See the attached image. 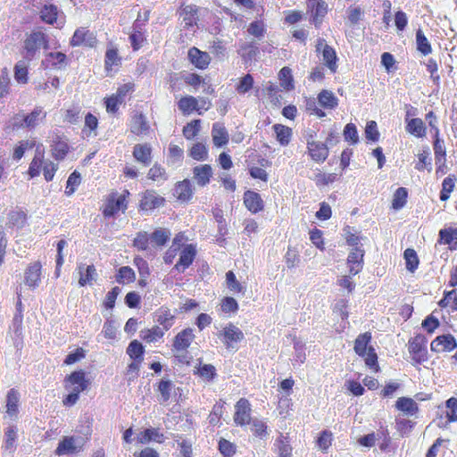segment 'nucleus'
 Masks as SVG:
<instances>
[{"mask_svg": "<svg viewBox=\"0 0 457 457\" xmlns=\"http://www.w3.org/2000/svg\"><path fill=\"white\" fill-rule=\"evenodd\" d=\"M332 137V133L327 138L325 143L316 141L307 146V153L311 159L318 163L324 162L328 156V143Z\"/></svg>", "mask_w": 457, "mask_h": 457, "instance_id": "8", "label": "nucleus"}, {"mask_svg": "<svg viewBox=\"0 0 457 457\" xmlns=\"http://www.w3.org/2000/svg\"><path fill=\"white\" fill-rule=\"evenodd\" d=\"M196 255L195 247L193 245H187L179 253V259L174 269L179 272H184L194 262Z\"/></svg>", "mask_w": 457, "mask_h": 457, "instance_id": "14", "label": "nucleus"}, {"mask_svg": "<svg viewBox=\"0 0 457 457\" xmlns=\"http://www.w3.org/2000/svg\"><path fill=\"white\" fill-rule=\"evenodd\" d=\"M274 451L278 457H292L293 448L290 445L289 438L280 434L274 443Z\"/></svg>", "mask_w": 457, "mask_h": 457, "instance_id": "27", "label": "nucleus"}, {"mask_svg": "<svg viewBox=\"0 0 457 457\" xmlns=\"http://www.w3.org/2000/svg\"><path fill=\"white\" fill-rule=\"evenodd\" d=\"M78 273L79 275V285L85 287L86 285H92L96 280L97 272L95 265H86L80 263L78 265Z\"/></svg>", "mask_w": 457, "mask_h": 457, "instance_id": "18", "label": "nucleus"}, {"mask_svg": "<svg viewBox=\"0 0 457 457\" xmlns=\"http://www.w3.org/2000/svg\"><path fill=\"white\" fill-rule=\"evenodd\" d=\"M165 330L158 325L140 332V337L147 343H154L163 337Z\"/></svg>", "mask_w": 457, "mask_h": 457, "instance_id": "35", "label": "nucleus"}, {"mask_svg": "<svg viewBox=\"0 0 457 457\" xmlns=\"http://www.w3.org/2000/svg\"><path fill=\"white\" fill-rule=\"evenodd\" d=\"M133 33L129 36V41L133 49L138 50L142 46V43L145 39L138 19L133 24Z\"/></svg>", "mask_w": 457, "mask_h": 457, "instance_id": "42", "label": "nucleus"}, {"mask_svg": "<svg viewBox=\"0 0 457 457\" xmlns=\"http://www.w3.org/2000/svg\"><path fill=\"white\" fill-rule=\"evenodd\" d=\"M317 51L322 48V57L328 68L332 71H337V54L336 51L329 46H328L323 38H319L317 42Z\"/></svg>", "mask_w": 457, "mask_h": 457, "instance_id": "13", "label": "nucleus"}, {"mask_svg": "<svg viewBox=\"0 0 457 457\" xmlns=\"http://www.w3.org/2000/svg\"><path fill=\"white\" fill-rule=\"evenodd\" d=\"M24 54L23 57L26 61L29 62L36 58L41 48H48L47 36L40 31H32L24 40Z\"/></svg>", "mask_w": 457, "mask_h": 457, "instance_id": "2", "label": "nucleus"}, {"mask_svg": "<svg viewBox=\"0 0 457 457\" xmlns=\"http://www.w3.org/2000/svg\"><path fill=\"white\" fill-rule=\"evenodd\" d=\"M370 341L371 334L370 332L359 335L354 342V351L359 356L365 359V363L368 367L378 371V356L375 349L370 345Z\"/></svg>", "mask_w": 457, "mask_h": 457, "instance_id": "1", "label": "nucleus"}, {"mask_svg": "<svg viewBox=\"0 0 457 457\" xmlns=\"http://www.w3.org/2000/svg\"><path fill=\"white\" fill-rule=\"evenodd\" d=\"M67 56L62 52L49 53L46 55L45 61L42 62L44 64L46 62H50L51 65L57 69H62L66 65Z\"/></svg>", "mask_w": 457, "mask_h": 457, "instance_id": "43", "label": "nucleus"}, {"mask_svg": "<svg viewBox=\"0 0 457 457\" xmlns=\"http://www.w3.org/2000/svg\"><path fill=\"white\" fill-rule=\"evenodd\" d=\"M438 135L439 129L438 128H436V136L433 144L435 160L436 164L444 166L445 162L446 150L444 140L440 139Z\"/></svg>", "mask_w": 457, "mask_h": 457, "instance_id": "30", "label": "nucleus"}, {"mask_svg": "<svg viewBox=\"0 0 457 457\" xmlns=\"http://www.w3.org/2000/svg\"><path fill=\"white\" fill-rule=\"evenodd\" d=\"M175 195L180 201H188L193 195V187L189 180L179 182L175 187Z\"/></svg>", "mask_w": 457, "mask_h": 457, "instance_id": "37", "label": "nucleus"}, {"mask_svg": "<svg viewBox=\"0 0 457 457\" xmlns=\"http://www.w3.org/2000/svg\"><path fill=\"white\" fill-rule=\"evenodd\" d=\"M68 150L67 143L58 140L52 145V155L55 160H62L65 158Z\"/></svg>", "mask_w": 457, "mask_h": 457, "instance_id": "57", "label": "nucleus"}, {"mask_svg": "<svg viewBox=\"0 0 457 457\" xmlns=\"http://www.w3.org/2000/svg\"><path fill=\"white\" fill-rule=\"evenodd\" d=\"M200 129H201V120H194L188 122L183 128V136L187 140H191L198 135Z\"/></svg>", "mask_w": 457, "mask_h": 457, "instance_id": "51", "label": "nucleus"}, {"mask_svg": "<svg viewBox=\"0 0 457 457\" xmlns=\"http://www.w3.org/2000/svg\"><path fill=\"white\" fill-rule=\"evenodd\" d=\"M153 315L154 321L158 323V326L165 331H168L175 323V315L171 313V311L166 306L160 307Z\"/></svg>", "mask_w": 457, "mask_h": 457, "instance_id": "12", "label": "nucleus"}, {"mask_svg": "<svg viewBox=\"0 0 457 457\" xmlns=\"http://www.w3.org/2000/svg\"><path fill=\"white\" fill-rule=\"evenodd\" d=\"M273 129L276 133L277 140L283 146L287 145L293 135L292 129L282 124H275Z\"/></svg>", "mask_w": 457, "mask_h": 457, "instance_id": "36", "label": "nucleus"}, {"mask_svg": "<svg viewBox=\"0 0 457 457\" xmlns=\"http://www.w3.org/2000/svg\"><path fill=\"white\" fill-rule=\"evenodd\" d=\"M197 11V6L194 4L184 5L181 7L179 15L183 18L186 28H190L196 25Z\"/></svg>", "mask_w": 457, "mask_h": 457, "instance_id": "28", "label": "nucleus"}, {"mask_svg": "<svg viewBox=\"0 0 457 457\" xmlns=\"http://www.w3.org/2000/svg\"><path fill=\"white\" fill-rule=\"evenodd\" d=\"M409 353L415 363L427 361V339L423 335H417L409 341Z\"/></svg>", "mask_w": 457, "mask_h": 457, "instance_id": "4", "label": "nucleus"}, {"mask_svg": "<svg viewBox=\"0 0 457 457\" xmlns=\"http://www.w3.org/2000/svg\"><path fill=\"white\" fill-rule=\"evenodd\" d=\"M126 199L125 195H111L105 204V207L103 211V214L104 217H112L119 211L126 209Z\"/></svg>", "mask_w": 457, "mask_h": 457, "instance_id": "16", "label": "nucleus"}, {"mask_svg": "<svg viewBox=\"0 0 457 457\" xmlns=\"http://www.w3.org/2000/svg\"><path fill=\"white\" fill-rule=\"evenodd\" d=\"M250 423L252 424L251 430L254 436L259 437L267 436V426L262 420L253 419L250 421Z\"/></svg>", "mask_w": 457, "mask_h": 457, "instance_id": "61", "label": "nucleus"}, {"mask_svg": "<svg viewBox=\"0 0 457 457\" xmlns=\"http://www.w3.org/2000/svg\"><path fill=\"white\" fill-rule=\"evenodd\" d=\"M57 15L58 9L54 4L45 5L40 12L42 21L48 24H54L57 20Z\"/></svg>", "mask_w": 457, "mask_h": 457, "instance_id": "46", "label": "nucleus"}, {"mask_svg": "<svg viewBox=\"0 0 457 457\" xmlns=\"http://www.w3.org/2000/svg\"><path fill=\"white\" fill-rule=\"evenodd\" d=\"M14 79L17 82L25 84L28 81V64L26 61H19L14 67Z\"/></svg>", "mask_w": 457, "mask_h": 457, "instance_id": "49", "label": "nucleus"}, {"mask_svg": "<svg viewBox=\"0 0 457 457\" xmlns=\"http://www.w3.org/2000/svg\"><path fill=\"white\" fill-rule=\"evenodd\" d=\"M67 389L78 390L79 393L85 391L88 386V381L86 378V373L83 370H76L71 372L66 378Z\"/></svg>", "mask_w": 457, "mask_h": 457, "instance_id": "11", "label": "nucleus"}, {"mask_svg": "<svg viewBox=\"0 0 457 457\" xmlns=\"http://www.w3.org/2000/svg\"><path fill=\"white\" fill-rule=\"evenodd\" d=\"M144 352L143 345L137 340L131 341L127 348V353L134 361H142Z\"/></svg>", "mask_w": 457, "mask_h": 457, "instance_id": "44", "label": "nucleus"}, {"mask_svg": "<svg viewBox=\"0 0 457 457\" xmlns=\"http://www.w3.org/2000/svg\"><path fill=\"white\" fill-rule=\"evenodd\" d=\"M129 129L131 133L139 136L147 134L150 126L144 114L135 113L131 118Z\"/></svg>", "mask_w": 457, "mask_h": 457, "instance_id": "20", "label": "nucleus"}, {"mask_svg": "<svg viewBox=\"0 0 457 457\" xmlns=\"http://www.w3.org/2000/svg\"><path fill=\"white\" fill-rule=\"evenodd\" d=\"M81 183V176L78 171H73L68 178L66 183L65 194L70 196L74 194L77 187Z\"/></svg>", "mask_w": 457, "mask_h": 457, "instance_id": "54", "label": "nucleus"}, {"mask_svg": "<svg viewBox=\"0 0 457 457\" xmlns=\"http://www.w3.org/2000/svg\"><path fill=\"white\" fill-rule=\"evenodd\" d=\"M218 337L222 341L226 348L237 349V344L244 340L245 336L239 328L233 323H228L218 333Z\"/></svg>", "mask_w": 457, "mask_h": 457, "instance_id": "3", "label": "nucleus"}, {"mask_svg": "<svg viewBox=\"0 0 457 457\" xmlns=\"http://www.w3.org/2000/svg\"><path fill=\"white\" fill-rule=\"evenodd\" d=\"M244 204L252 212L256 213L263 209V202L258 193L246 191L244 195Z\"/></svg>", "mask_w": 457, "mask_h": 457, "instance_id": "24", "label": "nucleus"}, {"mask_svg": "<svg viewBox=\"0 0 457 457\" xmlns=\"http://www.w3.org/2000/svg\"><path fill=\"white\" fill-rule=\"evenodd\" d=\"M318 101L326 109H335L338 105V99L334 93L325 89L319 94Z\"/></svg>", "mask_w": 457, "mask_h": 457, "instance_id": "38", "label": "nucleus"}, {"mask_svg": "<svg viewBox=\"0 0 457 457\" xmlns=\"http://www.w3.org/2000/svg\"><path fill=\"white\" fill-rule=\"evenodd\" d=\"M133 157L144 166L152 162V147L149 144H137L133 149Z\"/></svg>", "mask_w": 457, "mask_h": 457, "instance_id": "21", "label": "nucleus"}, {"mask_svg": "<svg viewBox=\"0 0 457 457\" xmlns=\"http://www.w3.org/2000/svg\"><path fill=\"white\" fill-rule=\"evenodd\" d=\"M395 408L407 416H413L419 410L417 403L409 397L398 398Z\"/></svg>", "mask_w": 457, "mask_h": 457, "instance_id": "29", "label": "nucleus"}, {"mask_svg": "<svg viewBox=\"0 0 457 457\" xmlns=\"http://www.w3.org/2000/svg\"><path fill=\"white\" fill-rule=\"evenodd\" d=\"M190 62L199 69H205L210 63V56L207 53L202 52L196 47L188 50Z\"/></svg>", "mask_w": 457, "mask_h": 457, "instance_id": "25", "label": "nucleus"}, {"mask_svg": "<svg viewBox=\"0 0 457 457\" xmlns=\"http://www.w3.org/2000/svg\"><path fill=\"white\" fill-rule=\"evenodd\" d=\"M364 251L361 247H354L347 257V265L352 276L358 274L363 267Z\"/></svg>", "mask_w": 457, "mask_h": 457, "instance_id": "15", "label": "nucleus"}, {"mask_svg": "<svg viewBox=\"0 0 457 457\" xmlns=\"http://www.w3.org/2000/svg\"><path fill=\"white\" fill-rule=\"evenodd\" d=\"M137 441L140 444H148L151 441L161 443L163 440V435L156 428H146L137 435Z\"/></svg>", "mask_w": 457, "mask_h": 457, "instance_id": "34", "label": "nucleus"}, {"mask_svg": "<svg viewBox=\"0 0 457 457\" xmlns=\"http://www.w3.org/2000/svg\"><path fill=\"white\" fill-rule=\"evenodd\" d=\"M253 78L251 74H246L242 77L236 87V90L238 94L244 95L250 91L253 87Z\"/></svg>", "mask_w": 457, "mask_h": 457, "instance_id": "59", "label": "nucleus"}, {"mask_svg": "<svg viewBox=\"0 0 457 457\" xmlns=\"http://www.w3.org/2000/svg\"><path fill=\"white\" fill-rule=\"evenodd\" d=\"M17 437V428L14 426H10L5 431V440L4 446L6 450L13 451L14 443Z\"/></svg>", "mask_w": 457, "mask_h": 457, "instance_id": "60", "label": "nucleus"}, {"mask_svg": "<svg viewBox=\"0 0 457 457\" xmlns=\"http://www.w3.org/2000/svg\"><path fill=\"white\" fill-rule=\"evenodd\" d=\"M406 131L416 137H423L426 136V126L424 121L420 118L406 119Z\"/></svg>", "mask_w": 457, "mask_h": 457, "instance_id": "31", "label": "nucleus"}, {"mask_svg": "<svg viewBox=\"0 0 457 457\" xmlns=\"http://www.w3.org/2000/svg\"><path fill=\"white\" fill-rule=\"evenodd\" d=\"M234 421L240 426L249 424L251 421V404L245 398H241L235 406Z\"/></svg>", "mask_w": 457, "mask_h": 457, "instance_id": "10", "label": "nucleus"}, {"mask_svg": "<svg viewBox=\"0 0 457 457\" xmlns=\"http://www.w3.org/2000/svg\"><path fill=\"white\" fill-rule=\"evenodd\" d=\"M285 262L288 269H293L299 265L300 255L295 247L289 246L287 248V251L285 254Z\"/></svg>", "mask_w": 457, "mask_h": 457, "instance_id": "55", "label": "nucleus"}, {"mask_svg": "<svg viewBox=\"0 0 457 457\" xmlns=\"http://www.w3.org/2000/svg\"><path fill=\"white\" fill-rule=\"evenodd\" d=\"M189 155L195 161H206L208 159V150L204 144H194L189 151Z\"/></svg>", "mask_w": 457, "mask_h": 457, "instance_id": "47", "label": "nucleus"}, {"mask_svg": "<svg viewBox=\"0 0 457 457\" xmlns=\"http://www.w3.org/2000/svg\"><path fill=\"white\" fill-rule=\"evenodd\" d=\"M237 53L245 62H252L258 53V47L253 41L244 42L240 44Z\"/></svg>", "mask_w": 457, "mask_h": 457, "instance_id": "33", "label": "nucleus"}, {"mask_svg": "<svg viewBox=\"0 0 457 457\" xmlns=\"http://www.w3.org/2000/svg\"><path fill=\"white\" fill-rule=\"evenodd\" d=\"M446 408H447V418L450 421L457 420V399L450 398L446 401Z\"/></svg>", "mask_w": 457, "mask_h": 457, "instance_id": "64", "label": "nucleus"}, {"mask_svg": "<svg viewBox=\"0 0 457 457\" xmlns=\"http://www.w3.org/2000/svg\"><path fill=\"white\" fill-rule=\"evenodd\" d=\"M41 264L40 262H34L31 264L25 272V283L29 287H37L40 281L41 276Z\"/></svg>", "mask_w": 457, "mask_h": 457, "instance_id": "26", "label": "nucleus"}, {"mask_svg": "<svg viewBox=\"0 0 457 457\" xmlns=\"http://www.w3.org/2000/svg\"><path fill=\"white\" fill-rule=\"evenodd\" d=\"M195 339V334L192 328H187L178 333L172 344V351L174 353H185Z\"/></svg>", "mask_w": 457, "mask_h": 457, "instance_id": "7", "label": "nucleus"}, {"mask_svg": "<svg viewBox=\"0 0 457 457\" xmlns=\"http://www.w3.org/2000/svg\"><path fill=\"white\" fill-rule=\"evenodd\" d=\"M247 31L250 35L261 38L263 37L265 32L264 24L261 21H254L250 23Z\"/></svg>", "mask_w": 457, "mask_h": 457, "instance_id": "63", "label": "nucleus"}, {"mask_svg": "<svg viewBox=\"0 0 457 457\" xmlns=\"http://www.w3.org/2000/svg\"><path fill=\"white\" fill-rule=\"evenodd\" d=\"M295 353L292 359L294 366L303 364L306 360L305 345L299 339H294Z\"/></svg>", "mask_w": 457, "mask_h": 457, "instance_id": "40", "label": "nucleus"}, {"mask_svg": "<svg viewBox=\"0 0 457 457\" xmlns=\"http://www.w3.org/2000/svg\"><path fill=\"white\" fill-rule=\"evenodd\" d=\"M408 191L405 187H399L394 194L393 208L395 210L402 209L407 202Z\"/></svg>", "mask_w": 457, "mask_h": 457, "instance_id": "53", "label": "nucleus"}, {"mask_svg": "<svg viewBox=\"0 0 457 457\" xmlns=\"http://www.w3.org/2000/svg\"><path fill=\"white\" fill-rule=\"evenodd\" d=\"M20 402V393L17 389L12 388L6 395V413L12 417L18 413V406Z\"/></svg>", "mask_w": 457, "mask_h": 457, "instance_id": "32", "label": "nucleus"}, {"mask_svg": "<svg viewBox=\"0 0 457 457\" xmlns=\"http://www.w3.org/2000/svg\"><path fill=\"white\" fill-rule=\"evenodd\" d=\"M136 274L135 271L129 266H123L120 268L116 276V281L119 284H126L135 281Z\"/></svg>", "mask_w": 457, "mask_h": 457, "instance_id": "48", "label": "nucleus"}, {"mask_svg": "<svg viewBox=\"0 0 457 457\" xmlns=\"http://www.w3.org/2000/svg\"><path fill=\"white\" fill-rule=\"evenodd\" d=\"M193 174L197 185L204 187L210 182L212 169L209 164L198 165L193 169Z\"/></svg>", "mask_w": 457, "mask_h": 457, "instance_id": "23", "label": "nucleus"}, {"mask_svg": "<svg viewBox=\"0 0 457 457\" xmlns=\"http://www.w3.org/2000/svg\"><path fill=\"white\" fill-rule=\"evenodd\" d=\"M404 259L406 262V269L413 272L419 265V259L416 252L413 249L408 248L404 251Z\"/></svg>", "mask_w": 457, "mask_h": 457, "instance_id": "58", "label": "nucleus"}, {"mask_svg": "<svg viewBox=\"0 0 457 457\" xmlns=\"http://www.w3.org/2000/svg\"><path fill=\"white\" fill-rule=\"evenodd\" d=\"M442 308L450 306L452 312L457 311V291L453 289L445 292L444 297L438 303Z\"/></svg>", "mask_w": 457, "mask_h": 457, "instance_id": "45", "label": "nucleus"}, {"mask_svg": "<svg viewBox=\"0 0 457 457\" xmlns=\"http://www.w3.org/2000/svg\"><path fill=\"white\" fill-rule=\"evenodd\" d=\"M46 112H45L41 106H37L30 113L22 116L23 123L21 124V126L29 129H35L46 119Z\"/></svg>", "mask_w": 457, "mask_h": 457, "instance_id": "17", "label": "nucleus"}, {"mask_svg": "<svg viewBox=\"0 0 457 457\" xmlns=\"http://www.w3.org/2000/svg\"><path fill=\"white\" fill-rule=\"evenodd\" d=\"M416 43L417 49L424 55H427L431 53V46L420 29H418L416 32Z\"/></svg>", "mask_w": 457, "mask_h": 457, "instance_id": "52", "label": "nucleus"}, {"mask_svg": "<svg viewBox=\"0 0 457 457\" xmlns=\"http://www.w3.org/2000/svg\"><path fill=\"white\" fill-rule=\"evenodd\" d=\"M456 347V340L451 334L438 336L430 344L431 351L436 353L451 352Z\"/></svg>", "mask_w": 457, "mask_h": 457, "instance_id": "9", "label": "nucleus"}, {"mask_svg": "<svg viewBox=\"0 0 457 457\" xmlns=\"http://www.w3.org/2000/svg\"><path fill=\"white\" fill-rule=\"evenodd\" d=\"M84 440L80 437L64 436L58 444L55 453L59 456L81 451Z\"/></svg>", "mask_w": 457, "mask_h": 457, "instance_id": "6", "label": "nucleus"}, {"mask_svg": "<svg viewBox=\"0 0 457 457\" xmlns=\"http://www.w3.org/2000/svg\"><path fill=\"white\" fill-rule=\"evenodd\" d=\"M26 220V214L23 212L12 211L8 214V223L10 227L22 228Z\"/></svg>", "mask_w": 457, "mask_h": 457, "instance_id": "56", "label": "nucleus"}, {"mask_svg": "<svg viewBox=\"0 0 457 457\" xmlns=\"http://www.w3.org/2000/svg\"><path fill=\"white\" fill-rule=\"evenodd\" d=\"M163 197L154 191H146L140 201V208L143 211H151L163 204Z\"/></svg>", "mask_w": 457, "mask_h": 457, "instance_id": "22", "label": "nucleus"}, {"mask_svg": "<svg viewBox=\"0 0 457 457\" xmlns=\"http://www.w3.org/2000/svg\"><path fill=\"white\" fill-rule=\"evenodd\" d=\"M219 450L225 457H232L236 453V447L231 442L221 438L219 442Z\"/></svg>", "mask_w": 457, "mask_h": 457, "instance_id": "62", "label": "nucleus"}, {"mask_svg": "<svg viewBox=\"0 0 457 457\" xmlns=\"http://www.w3.org/2000/svg\"><path fill=\"white\" fill-rule=\"evenodd\" d=\"M96 44L97 39L95 33L84 27L77 29L70 41V45L73 47L83 46L92 48Z\"/></svg>", "mask_w": 457, "mask_h": 457, "instance_id": "5", "label": "nucleus"}, {"mask_svg": "<svg viewBox=\"0 0 457 457\" xmlns=\"http://www.w3.org/2000/svg\"><path fill=\"white\" fill-rule=\"evenodd\" d=\"M213 145L216 147H222L228 143L229 135L225 126L220 122H215L212 128Z\"/></svg>", "mask_w": 457, "mask_h": 457, "instance_id": "19", "label": "nucleus"}, {"mask_svg": "<svg viewBox=\"0 0 457 457\" xmlns=\"http://www.w3.org/2000/svg\"><path fill=\"white\" fill-rule=\"evenodd\" d=\"M179 109L184 114H189L193 111L199 112V104L194 96H184L178 103Z\"/></svg>", "mask_w": 457, "mask_h": 457, "instance_id": "39", "label": "nucleus"}, {"mask_svg": "<svg viewBox=\"0 0 457 457\" xmlns=\"http://www.w3.org/2000/svg\"><path fill=\"white\" fill-rule=\"evenodd\" d=\"M170 232L168 229L158 228L152 233L150 240L156 245L162 246L167 243V241L170 238Z\"/></svg>", "mask_w": 457, "mask_h": 457, "instance_id": "50", "label": "nucleus"}, {"mask_svg": "<svg viewBox=\"0 0 457 457\" xmlns=\"http://www.w3.org/2000/svg\"><path fill=\"white\" fill-rule=\"evenodd\" d=\"M278 79L280 81V86L286 91H291L295 88L292 71L290 68L283 67L278 73Z\"/></svg>", "mask_w": 457, "mask_h": 457, "instance_id": "41", "label": "nucleus"}]
</instances>
